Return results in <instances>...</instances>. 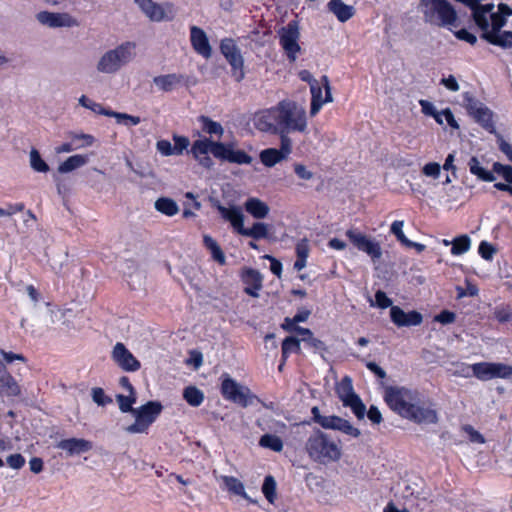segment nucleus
I'll use <instances>...</instances> for the list:
<instances>
[{
	"mask_svg": "<svg viewBox=\"0 0 512 512\" xmlns=\"http://www.w3.org/2000/svg\"><path fill=\"white\" fill-rule=\"evenodd\" d=\"M441 166L437 162H429L425 164L422 168V173L425 176L438 178L440 175Z\"/></svg>",
	"mask_w": 512,
	"mask_h": 512,
	"instance_id": "e2e57ef3",
	"label": "nucleus"
},
{
	"mask_svg": "<svg viewBox=\"0 0 512 512\" xmlns=\"http://www.w3.org/2000/svg\"><path fill=\"white\" fill-rule=\"evenodd\" d=\"M420 8L424 20L438 27H456L457 13L454 7L447 0H421Z\"/></svg>",
	"mask_w": 512,
	"mask_h": 512,
	"instance_id": "39448f33",
	"label": "nucleus"
},
{
	"mask_svg": "<svg viewBox=\"0 0 512 512\" xmlns=\"http://www.w3.org/2000/svg\"><path fill=\"white\" fill-rule=\"evenodd\" d=\"M117 402L119 404V409L123 413L134 412L132 405L136 402V395L129 394L127 396L118 394L116 396Z\"/></svg>",
	"mask_w": 512,
	"mask_h": 512,
	"instance_id": "864d4df0",
	"label": "nucleus"
},
{
	"mask_svg": "<svg viewBox=\"0 0 512 512\" xmlns=\"http://www.w3.org/2000/svg\"><path fill=\"white\" fill-rule=\"evenodd\" d=\"M222 480L229 492L241 496L245 500L251 501L245 492L244 484L238 478L234 476H222Z\"/></svg>",
	"mask_w": 512,
	"mask_h": 512,
	"instance_id": "e433bc0d",
	"label": "nucleus"
},
{
	"mask_svg": "<svg viewBox=\"0 0 512 512\" xmlns=\"http://www.w3.org/2000/svg\"><path fill=\"white\" fill-rule=\"evenodd\" d=\"M174 151L176 155H181L185 149L189 146V139L186 136L174 135Z\"/></svg>",
	"mask_w": 512,
	"mask_h": 512,
	"instance_id": "052dcab7",
	"label": "nucleus"
},
{
	"mask_svg": "<svg viewBox=\"0 0 512 512\" xmlns=\"http://www.w3.org/2000/svg\"><path fill=\"white\" fill-rule=\"evenodd\" d=\"M296 261L294 262V269L300 271L306 266V261L309 256L310 247L307 239L300 240L295 247Z\"/></svg>",
	"mask_w": 512,
	"mask_h": 512,
	"instance_id": "72a5a7b5",
	"label": "nucleus"
},
{
	"mask_svg": "<svg viewBox=\"0 0 512 512\" xmlns=\"http://www.w3.org/2000/svg\"><path fill=\"white\" fill-rule=\"evenodd\" d=\"M87 156L85 155H73L68 157L64 162H62L59 167L58 171L60 173H68L71 172L81 166H83L87 162Z\"/></svg>",
	"mask_w": 512,
	"mask_h": 512,
	"instance_id": "79ce46f5",
	"label": "nucleus"
},
{
	"mask_svg": "<svg viewBox=\"0 0 512 512\" xmlns=\"http://www.w3.org/2000/svg\"><path fill=\"white\" fill-rule=\"evenodd\" d=\"M217 210L221 217L230 222L232 227L240 234V230L244 227V215L241 208L238 206L225 207L219 204Z\"/></svg>",
	"mask_w": 512,
	"mask_h": 512,
	"instance_id": "a878e982",
	"label": "nucleus"
},
{
	"mask_svg": "<svg viewBox=\"0 0 512 512\" xmlns=\"http://www.w3.org/2000/svg\"><path fill=\"white\" fill-rule=\"evenodd\" d=\"M113 361L126 372L138 371L141 367L140 361L121 342L116 343L112 351Z\"/></svg>",
	"mask_w": 512,
	"mask_h": 512,
	"instance_id": "f3484780",
	"label": "nucleus"
},
{
	"mask_svg": "<svg viewBox=\"0 0 512 512\" xmlns=\"http://www.w3.org/2000/svg\"><path fill=\"white\" fill-rule=\"evenodd\" d=\"M403 226L404 221L402 220H395L391 224L390 231L393 235H395L396 239L402 244L405 245V243L408 241V238L405 236L403 232Z\"/></svg>",
	"mask_w": 512,
	"mask_h": 512,
	"instance_id": "6e6d98bb",
	"label": "nucleus"
},
{
	"mask_svg": "<svg viewBox=\"0 0 512 512\" xmlns=\"http://www.w3.org/2000/svg\"><path fill=\"white\" fill-rule=\"evenodd\" d=\"M9 467L13 469H21L25 465V458L20 453L11 454L6 459Z\"/></svg>",
	"mask_w": 512,
	"mask_h": 512,
	"instance_id": "338daca9",
	"label": "nucleus"
},
{
	"mask_svg": "<svg viewBox=\"0 0 512 512\" xmlns=\"http://www.w3.org/2000/svg\"><path fill=\"white\" fill-rule=\"evenodd\" d=\"M139 6L142 12L154 22H160L163 20H172L173 15V4L166 3L165 5L158 4L153 0H134Z\"/></svg>",
	"mask_w": 512,
	"mask_h": 512,
	"instance_id": "dca6fc26",
	"label": "nucleus"
},
{
	"mask_svg": "<svg viewBox=\"0 0 512 512\" xmlns=\"http://www.w3.org/2000/svg\"><path fill=\"white\" fill-rule=\"evenodd\" d=\"M219 49L231 66V77L236 82H241L245 78L244 58L236 44V41L229 37L223 38L220 41Z\"/></svg>",
	"mask_w": 512,
	"mask_h": 512,
	"instance_id": "0eeeda50",
	"label": "nucleus"
},
{
	"mask_svg": "<svg viewBox=\"0 0 512 512\" xmlns=\"http://www.w3.org/2000/svg\"><path fill=\"white\" fill-rule=\"evenodd\" d=\"M495 246L487 241H481L478 246L479 255L486 261H491L496 254Z\"/></svg>",
	"mask_w": 512,
	"mask_h": 512,
	"instance_id": "5fc2aeb1",
	"label": "nucleus"
},
{
	"mask_svg": "<svg viewBox=\"0 0 512 512\" xmlns=\"http://www.w3.org/2000/svg\"><path fill=\"white\" fill-rule=\"evenodd\" d=\"M183 398L190 406L198 407L204 401V393L196 386L190 385L183 390Z\"/></svg>",
	"mask_w": 512,
	"mask_h": 512,
	"instance_id": "58836bf2",
	"label": "nucleus"
},
{
	"mask_svg": "<svg viewBox=\"0 0 512 512\" xmlns=\"http://www.w3.org/2000/svg\"><path fill=\"white\" fill-rule=\"evenodd\" d=\"M463 431L469 436V440L473 443L484 444V436L474 429L473 426L467 424L462 427Z\"/></svg>",
	"mask_w": 512,
	"mask_h": 512,
	"instance_id": "bf43d9fd",
	"label": "nucleus"
},
{
	"mask_svg": "<svg viewBox=\"0 0 512 512\" xmlns=\"http://www.w3.org/2000/svg\"><path fill=\"white\" fill-rule=\"evenodd\" d=\"M262 493L270 504H274L277 498L276 494V481L272 475H267L264 478L262 485Z\"/></svg>",
	"mask_w": 512,
	"mask_h": 512,
	"instance_id": "a18cd8bd",
	"label": "nucleus"
},
{
	"mask_svg": "<svg viewBox=\"0 0 512 512\" xmlns=\"http://www.w3.org/2000/svg\"><path fill=\"white\" fill-rule=\"evenodd\" d=\"M79 103L83 107L90 109L91 111H93L96 114H100V115H104V116H108V117H110V115H111V111H112L111 109L103 107L101 104L92 101L85 95H82L80 97Z\"/></svg>",
	"mask_w": 512,
	"mask_h": 512,
	"instance_id": "49530a36",
	"label": "nucleus"
},
{
	"mask_svg": "<svg viewBox=\"0 0 512 512\" xmlns=\"http://www.w3.org/2000/svg\"><path fill=\"white\" fill-rule=\"evenodd\" d=\"M240 235L251 237L255 240L265 239L268 237V226L262 222H255L252 227H243L240 230Z\"/></svg>",
	"mask_w": 512,
	"mask_h": 512,
	"instance_id": "4c0bfd02",
	"label": "nucleus"
},
{
	"mask_svg": "<svg viewBox=\"0 0 512 512\" xmlns=\"http://www.w3.org/2000/svg\"><path fill=\"white\" fill-rule=\"evenodd\" d=\"M37 19L40 23L53 28L72 27L78 24L77 20L70 16L68 13H53L42 11L37 14Z\"/></svg>",
	"mask_w": 512,
	"mask_h": 512,
	"instance_id": "412c9836",
	"label": "nucleus"
},
{
	"mask_svg": "<svg viewBox=\"0 0 512 512\" xmlns=\"http://www.w3.org/2000/svg\"><path fill=\"white\" fill-rule=\"evenodd\" d=\"M136 45L133 42H125L113 50L106 52L99 60L97 69L103 73H114L127 63Z\"/></svg>",
	"mask_w": 512,
	"mask_h": 512,
	"instance_id": "423d86ee",
	"label": "nucleus"
},
{
	"mask_svg": "<svg viewBox=\"0 0 512 512\" xmlns=\"http://www.w3.org/2000/svg\"><path fill=\"white\" fill-rule=\"evenodd\" d=\"M312 420L319 424L324 429H331L340 431L348 436L357 438L360 436L361 432L358 428L354 427L348 420L337 416V415H329L323 416L320 413V410L317 406H314L311 409Z\"/></svg>",
	"mask_w": 512,
	"mask_h": 512,
	"instance_id": "1a4fd4ad",
	"label": "nucleus"
},
{
	"mask_svg": "<svg viewBox=\"0 0 512 512\" xmlns=\"http://www.w3.org/2000/svg\"><path fill=\"white\" fill-rule=\"evenodd\" d=\"M221 394L224 399L240 405L243 408L252 404L253 395L247 387L239 385L234 379L227 377L221 383Z\"/></svg>",
	"mask_w": 512,
	"mask_h": 512,
	"instance_id": "f8f14e48",
	"label": "nucleus"
},
{
	"mask_svg": "<svg viewBox=\"0 0 512 512\" xmlns=\"http://www.w3.org/2000/svg\"><path fill=\"white\" fill-rule=\"evenodd\" d=\"M491 29L489 28L484 33H495L499 32L501 28L506 24V18L496 13H491Z\"/></svg>",
	"mask_w": 512,
	"mask_h": 512,
	"instance_id": "4d7b16f0",
	"label": "nucleus"
},
{
	"mask_svg": "<svg viewBox=\"0 0 512 512\" xmlns=\"http://www.w3.org/2000/svg\"><path fill=\"white\" fill-rule=\"evenodd\" d=\"M92 399L99 406H105L112 402V399L108 397L104 390L100 387H95L92 389Z\"/></svg>",
	"mask_w": 512,
	"mask_h": 512,
	"instance_id": "13d9d810",
	"label": "nucleus"
},
{
	"mask_svg": "<svg viewBox=\"0 0 512 512\" xmlns=\"http://www.w3.org/2000/svg\"><path fill=\"white\" fill-rule=\"evenodd\" d=\"M453 33L457 39L465 41L470 45H474L477 42V37L473 33L469 32L467 29L463 28L460 30L453 31Z\"/></svg>",
	"mask_w": 512,
	"mask_h": 512,
	"instance_id": "0e129e2a",
	"label": "nucleus"
},
{
	"mask_svg": "<svg viewBox=\"0 0 512 512\" xmlns=\"http://www.w3.org/2000/svg\"><path fill=\"white\" fill-rule=\"evenodd\" d=\"M162 405L158 401H149L135 410V422L126 428L129 433H146L150 425L156 420L162 411Z\"/></svg>",
	"mask_w": 512,
	"mask_h": 512,
	"instance_id": "6e6552de",
	"label": "nucleus"
},
{
	"mask_svg": "<svg viewBox=\"0 0 512 512\" xmlns=\"http://www.w3.org/2000/svg\"><path fill=\"white\" fill-rule=\"evenodd\" d=\"M303 342L305 347L313 352L326 350L325 344L318 338H315L313 332L308 329H297L296 332L290 334V353H300V343Z\"/></svg>",
	"mask_w": 512,
	"mask_h": 512,
	"instance_id": "2eb2a0df",
	"label": "nucleus"
},
{
	"mask_svg": "<svg viewBox=\"0 0 512 512\" xmlns=\"http://www.w3.org/2000/svg\"><path fill=\"white\" fill-rule=\"evenodd\" d=\"M335 391L338 398L342 401V404H345L357 395L353 389L352 380L348 376L342 378L337 384Z\"/></svg>",
	"mask_w": 512,
	"mask_h": 512,
	"instance_id": "2f4dec72",
	"label": "nucleus"
},
{
	"mask_svg": "<svg viewBox=\"0 0 512 512\" xmlns=\"http://www.w3.org/2000/svg\"><path fill=\"white\" fill-rule=\"evenodd\" d=\"M481 38L488 43L499 46L503 49L512 48V31H502L495 33H482Z\"/></svg>",
	"mask_w": 512,
	"mask_h": 512,
	"instance_id": "c85d7f7f",
	"label": "nucleus"
},
{
	"mask_svg": "<svg viewBox=\"0 0 512 512\" xmlns=\"http://www.w3.org/2000/svg\"><path fill=\"white\" fill-rule=\"evenodd\" d=\"M203 244L211 253L212 259L219 265L226 264V257L219 244L209 235H204Z\"/></svg>",
	"mask_w": 512,
	"mask_h": 512,
	"instance_id": "473e14b6",
	"label": "nucleus"
},
{
	"mask_svg": "<svg viewBox=\"0 0 512 512\" xmlns=\"http://www.w3.org/2000/svg\"><path fill=\"white\" fill-rule=\"evenodd\" d=\"M241 280L245 285L244 292L251 297H258L263 281L260 272L253 268H245L241 273Z\"/></svg>",
	"mask_w": 512,
	"mask_h": 512,
	"instance_id": "5701e85b",
	"label": "nucleus"
},
{
	"mask_svg": "<svg viewBox=\"0 0 512 512\" xmlns=\"http://www.w3.org/2000/svg\"><path fill=\"white\" fill-rule=\"evenodd\" d=\"M244 208L247 213L256 219H263L269 213V206L255 197L248 198L244 203Z\"/></svg>",
	"mask_w": 512,
	"mask_h": 512,
	"instance_id": "c756f323",
	"label": "nucleus"
},
{
	"mask_svg": "<svg viewBox=\"0 0 512 512\" xmlns=\"http://www.w3.org/2000/svg\"><path fill=\"white\" fill-rule=\"evenodd\" d=\"M470 173L477 176L480 180L485 182H493L495 176L493 172L485 170L481 167L480 162L476 156H472L468 162Z\"/></svg>",
	"mask_w": 512,
	"mask_h": 512,
	"instance_id": "c9c22d12",
	"label": "nucleus"
},
{
	"mask_svg": "<svg viewBox=\"0 0 512 512\" xmlns=\"http://www.w3.org/2000/svg\"><path fill=\"white\" fill-rule=\"evenodd\" d=\"M197 120L201 124V129L203 132L209 135H216L218 138L223 136L224 128L219 122L214 121L205 115H200Z\"/></svg>",
	"mask_w": 512,
	"mask_h": 512,
	"instance_id": "f704fd0d",
	"label": "nucleus"
},
{
	"mask_svg": "<svg viewBox=\"0 0 512 512\" xmlns=\"http://www.w3.org/2000/svg\"><path fill=\"white\" fill-rule=\"evenodd\" d=\"M466 109L469 115L486 131L495 132L493 112L474 97H466Z\"/></svg>",
	"mask_w": 512,
	"mask_h": 512,
	"instance_id": "ddd939ff",
	"label": "nucleus"
},
{
	"mask_svg": "<svg viewBox=\"0 0 512 512\" xmlns=\"http://www.w3.org/2000/svg\"><path fill=\"white\" fill-rule=\"evenodd\" d=\"M0 355L2 356L3 360H4V364H10L12 362H14L15 360H18V361H21L23 363H26L27 362V358L23 355V354H17V353H13L11 351H5L3 349H0Z\"/></svg>",
	"mask_w": 512,
	"mask_h": 512,
	"instance_id": "680f3d73",
	"label": "nucleus"
},
{
	"mask_svg": "<svg viewBox=\"0 0 512 512\" xmlns=\"http://www.w3.org/2000/svg\"><path fill=\"white\" fill-rule=\"evenodd\" d=\"M451 243V254L455 256L466 253L471 247V239L466 234L455 237Z\"/></svg>",
	"mask_w": 512,
	"mask_h": 512,
	"instance_id": "37998d69",
	"label": "nucleus"
},
{
	"mask_svg": "<svg viewBox=\"0 0 512 512\" xmlns=\"http://www.w3.org/2000/svg\"><path fill=\"white\" fill-rule=\"evenodd\" d=\"M190 42L194 51L208 59L212 55V48L205 31L197 26L190 27Z\"/></svg>",
	"mask_w": 512,
	"mask_h": 512,
	"instance_id": "aec40b11",
	"label": "nucleus"
},
{
	"mask_svg": "<svg viewBox=\"0 0 512 512\" xmlns=\"http://www.w3.org/2000/svg\"><path fill=\"white\" fill-rule=\"evenodd\" d=\"M456 314L450 310H442L439 314L434 317L436 322H439L443 325L451 324L455 321Z\"/></svg>",
	"mask_w": 512,
	"mask_h": 512,
	"instance_id": "69168bd1",
	"label": "nucleus"
},
{
	"mask_svg": "<svg viewBox=\"0 0 512 512\" xmlns=\"http://www.w3.org/2000/svg\"><path fill=\"white\" fill-rule=\"evenodd\" d=\"M309 87L311 93L309 113L310 117H315L320 112L324 104L333 102L328 76H321L319 81H313V84L311 83V86Z\"/></svg>",
	"mask_w": 512,
	"mask_h": 512,
	"instance_id": "9d476101",
	"label": "nucleus"
},
{
	"mask_svg": "<svg viewBox=\"0 0 512 512\" xmlns=\"http://www.w3.org/2000/svg\"><path fill=\"white\" fill-rule=\"evenodd\" d=\"M468 7L472 10V16L475 24L482 30V32H485L490 26L487 15L491 13L494 5H482L478 0H474Z\"/></svg>",
	"mask_w": 512,
	"mask_h": 512,
	"instance_id": "393cba45",
	"label": "nucleus"
},
{
	"mask_svg": "<svg viewBox=\"0 0 512 512\" xmlns=\"http://www.w3.org/2000/svg\"><path fill=\"white\" fill-rule=\"evenodd\" d=\"M309 457L317 463L328 464L341 458V447L326 433L319 429L314 430L305 444Z\"/></svg>",
	"mask_w": 512,
	"mask_h": 512,
	"instance_id": "7ed1b4c3",
	"label": "nucleus"
},
{
	"mask_svg": "<svg viewBox=\"0 0 512 512\" xmlns=\"http://www.w3.org/2000/svg\"><path fill=\"white\" fill-rule=\"evenodd\" d=\"M327 8L342 23L351 19L356 12L353 6L345 4L342 0H330Z\"/></svg>",
	"mask_w": 512,
	"mask_h": 512,
	"instance_id": "cd10ccee",
	"label": "nucleus"
},
{
	"mask_svg": "<svg viewBox=\"0 0 512 512\" xmlns=\"http://www.w3.org/2000/svg\"><path fill=\"white\" fill-rule=\"evenodd\" d=\"M255 127L262 132L280 134L283 151L288 150V101L282 100L277 107L258 112Z\"/></svg>",
	"mask_w": 512,
	"mask_h": 512,
	"instance_id": "f03ea898",
	"label": "nucleus"
},
{
	"mask_svg": "<svg viewBox=\"0 0 512 512\" xmlns=\"http://www.w3.org/2000/svg\"><path fill=\"white\" fill-rule=\"evenodd\" d=\"M383 398L387 406L400 417L416 424H436L438 414L431 405L420 404L419 392L404 386H386Z\"/></svg>",
	"mask_w": 512,
	"mask_h": 512,
	"instance_id": "f257e3e1",
	"label": "nucleus"
},
{
	"mask_svg": "<svg viewBox=\"0 0 512 512\" xmlns=\"http://www.w3.org/2000/svg\"><path fill=\"white\" fill-rule=\"evenodd\" d=\"M391 321L398 327L418 326L423 322V316L420 312L412 310L405 312L399 306H392L390 309Z\"/></svg>",
	"mask_w": 512,
	"mask_h": 512,
	"instance_id": "a211bd4d",
	"label": "nucleus"
},
{
	"mask_svg": "<svg viewBox=\"0 0 512 512\" xmlns=\"http://www.w3.org/2000/svg\"><path fill=\"white\" fill-rule=\"evenodd\" d=\"M194 153H211L215 158L221 161H227L235 164H251L252 157L244 150H234L231 145L212 141L209 138L195 140L193 142Z\"/></svg>",
	"mask_w": 512,
	"mask_h": 512,
	"instance_id": "20e7f679",
	"label": "nucleus"
},
{
	"mask_svg": "<svg viewBox=\"0 0 512 512\" xmlns=\"http://www.w3.org/2000/svg\"><path fill=\"white\" fill-rule=\"evenodd\" d=\"M287 152L288 150L283 151L282 148L280 150L268 148L260 153V160L265 166L272 167L284 158V154Z\"/></svg>",
	"mask_w": 512,
	"mask_h": 512,
	"instance_id": "ea45409f",
	"label": "nucleus"
},
{
	"mask_svg": "<svg viewBox=\"0 0 512 512\" xmlns=\"http://www.w3.org/2000/svg\"><path fill=\"white\" fill-rule=\"evenodd\" d=\"M110 117L115 118L118 124H123L125 126H136L141 122V119L138 116L116 112L113 110L111 111Z\"/></svg>",
	"mask_w": 512,
	"mask_h": 512,
	"instance_id": "8fccbe9b",
	"label": "nucleus"
},
{
	"mask_svg": "<svg viewBox=\"0 0 512 512\" xmlns=\"http://www.w3.org/2000/svg\"><path fill=\"white\" fill-rule=\"evenodd\" d=\"M311 311L307 308H301L292 319H290V334H293L297 329H304L298 323L305 322L310 316Z\"/></svg>",
	"mask_w": 512,
	"mask_h": 512,
	"instance_id": "603ef678",
	"label": "nucleus"
},
{
	"mask_svg": "<svg viewBox=\"0 0 512 512\" xmlns=\"http://www.w3.org/2000/svg\"><path fill=\"white\" fill-rule=\"evenodd\" d=\"M473 375L481 380L509 379L512 377V366L500 362H479L471 366Z\"/></svg>",
	"mask_w": 512,
	"mask_h": 512,
	"instance_id": "9b49d317",
	"label": "nucleus"
},
{
	"mask_svg": "<svg viewBox=\"0 0 512 512\" xmlns=\"http://www.w3.org/2000/svg\"><path fill=\"white\" fill-rule=\"evenodd\" d=\"M21 395V386L15 377L8 371L5 364L0 361V396L15 398Z\"/></svg>",
	"mask_w": 512,
	"mask_h": 512,
	"instance_id": "6ab92c4d",
	"label": "nucleus"
},
{
	"mask_svg": "<svg viewBox=\"0 0 512 512\" xmlns=\"http://www.w3.org/2000/svg\"><path fill=\"white\" fill-rule=\"evenodd\" d=\"M183 81V76L175 73L154 77V84L164 92H170Z\"/></svg>",
	"mask_w": 512,
	"mask_h": 512,
	"instance_id": "7c9ffc66",
	"label": "nucleus"
},
{
	"mask_svg": "<svg viewBox=\"0 0 512 512\" xmlns=\"http://www.w3.org/2000/svg\"><path fill=\"white\" fill-rule=\"evenodd\" d=\"M343 406L349 407L358 419L364 418L366 413V407L362 402L361 398L359 397V395H356L355 397L350 399L348 402L343 404Z\"/></svg>",
	"mask_w": 512,
	"mask_h": 512,
	"instance_id": "09e8293b",
	"label": "nucleus"
},
{
	"mask_svg": "<svg viewBox=\"0 0 512 512\" xmlns=\"http://www.w3.org/2000/svg\"><path fill=\"white\" fill-rule=\"evenodd\" d=\"M346 236L355 248L359 251L365 252L373 261L381 258L382 248L379 242L354 229L347 230Z\"/></svg>",
	"mask_w": 512,
	"mask_h": 512,
	"instance_id": "4468645a",
	"label": "nucleus"
},
{
	"mask_svg": "<svg viewBox=\"0 0 512 512\" xmlns=\"http://www.w3.org/2000/svg\"><path fill=\"white\" fill-rule=\"evenodd\" d=\"M56 447L64 450L68 456H74L90 451L93 444L89 440L73 437L59 441Z\"/></svg>",
	"mask_w": 512,
	"mask_h": 512,
	"instance_id": "b1692460",
	"label": "nucleus"
},
{
	"mask_svg": "<svg viewBox=\"0 0 512 512\" xmlns=\"http://www.w3.org/2000/svg\"><path fill=\"white\" fill-rule=\"evenodd\" d=\"M155 209L166 216H174L179 211L177 203L173 199L167 197L157 199L155 202Z\"/></svg>",
	"mask_w": 512,
	"mask_h": 512,
	"instance_id": "a19ab883",
	"label": "nucleus"
},
{
	"mask_svg": "<svg viewBox=\"0 0 512 512\" xmlns=\"http://www.w3.org/2000/svg\"><path fill=\"white\" fill-rule=\"evenodd\" d=\"M259 445L268 448L274 452H280L283 448V442L277 435L264 434L259 440Z\"/></svg>",
	"mask_w": 512,
	"mask_h": 512,
	"instance_id": "c03bdc74",
	"label": "nucleus"
},
{
	"mask_svg": "<svg viewBox=\"0 0 512 512\" xmlns=\"http://www.w3.org/2000/svg\"><path fill=\"white\" fill-rule=\"evenodd\" d=\"M30 163L31 167L37 172L45 173L49 171L48 164L42 159L40 153L36 149H32L30 152Z\"/></svg>",
	"mask_w": 512,
	"mask_h": 512,
	"instance_id": "3c124183",
	"label": "nucleus"
},
{
	"mask_svg": "<svg viewBox=\"0 0 512 512\" xmlns=\"http://www.w3.org/2000/svg\"><path fill=\"white\" fill-rule=\"evenodd\" d=\"M343 406L349 407L358 419L364 418L366 413V407L362 402L361 398L359 397V395H356L355 397L350 399L348 402L343 404Z\"/></svg>",
	"mask_w": 512,
	"mask_h": 512,
	"instance_id": "de8ad7c7",
	"label": "nucleus"
},
{
	"mask_svg": "<svg viewBox=\"0 0 512 512\" xmlns=\"http://www.w3.org/2000/svg\"><path fill=\"white\" fill-rule=\"evenodd\" d=\"M419 103L422 108V112L425 115L433 117L438 124H440V125L443 124L442 116H444L447 124L451 128H454V129L459 128V125L454 117V114L449 108H446V109L442 110L441 112H439L436 110L435 106L427 100H420Z\"/></svg>",
	"mask_w": 512,
	"mask_h": 512,
	"instance_id": "4be33fe9",
	"label": "nucleus"
},
{
	"mask_svg": "<svg viewBox=\"0 0 512 512\" xmlns=\"http://www.w3.org/2000/svg\"><path fill=\"white\" fill-rule=\"evenodd\" d=\"M307 129V116L303 107L290 101V131L305 132Z\"/></svg>",
	"mask_w": 512,
	"mask_h": 512,
	"instance_id": "bb28decb",
	"label": "nucleus"
},
{
	"mask_svg": "<svg viewBox=\"0 0 512 512\" xmlns=\"http://www.w3.org/2000/svg\"><path fill=\"white\" fill-rule=\"evenodd\" d=\"M376 305L381 309L392 307V300L386 295L384 291L378 290L375 293Z\"/></svg>",
	"mask_w": 512,
	"mask_h": 512,
	"instance_id": "774afa93",
	"label": "nucleus"
}]
</instances>
